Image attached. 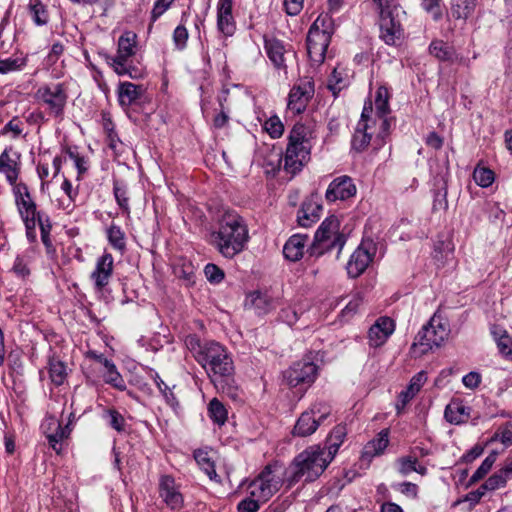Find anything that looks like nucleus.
I'll list each match as a JSON object with an SVG mask.
<instances>
[{"instance_id": "nucleus-2", "label": "nucleus", "mask_w": 512, "mask_h": 512, "mask_svg": "<svg viewBox=\"0 0 512 512\" xmlns=\"http://www.w3.org/2000/svg\"><path fill=\"white\" fill-rule=\"evenodd\" d=\"M313 130L303 123H296L289 133L284 156V170L291 175L300 172L310 160Z\"/></svg>"}, {"instance_id": "nucleus-55", "label": "nucleus", "mask_w": 512, "mask_h": 512, "mask_svg": "<svg viewBox=\"0 0 512 512\" xmlns=\"http://www.w3.org/2000/svg\"><path fill=\"white\" fill-rule=\"evenodd\" d=\"M422 8L437 21L442 18L441 0H422Z\"/></svg>"}, {"instance_id": "nucleus-39", "label": "nucleus", "mask_w": 512, "mask_h": 512, "mask_svg": "<svg viewBox=\"0 0 512 512\" xmlns=\"http://www.w3.org/2000/svg\"><path fill=\"white\" fill-rule=\"evenodd\" d=\"M493 337L497 343L499 352L512 359V339L505 330L494 327L492 330Z\"/></svg>"}, {"instance_id": "nucleus-61", "label": "nucleus", "mask_w": 512, "mask_h": 512, "mask_svg": "<svg viewBox=\"0 0 512 512\" xmlns=\"http://www.w3.org/2000/svg\"><path fill=\"white\" fill-rule=\"evenodd\" d=\"M185 344L198 362V356L204 350L205 342L202 343L196 335H189L186 337Z\"/></svg>"}, {"instance_id": "nucleus-8", "label": "nucleus", "mask_w": 512, "mask_h": 512, "mask_svg": "<svg viewBox=\"0 0 512 512\" xmlns=\"http://www.w3.org/2000/svg\"><path fill=\"white\" fill-rule=\"evenodd\" d=\"M448 329L440 318L433 316L430 321L422 327L415 337L411 346L412 350L419 348V354H426L434 347H440L448 337Z\"/></svg>"}, {"instance_id": "nucleus-38", "label": "nucleus", "mask_w": 512, "mask_h": 512, "mask_svg": "<svg viewBox=\"0 0 512 512\" xmlns=\"http://www.w3.org/2000/svg\"><path fill=\"white\" fill-rule=\"evenodd\" d=\"M31 18L37 26H44L49 21V14L40 0H30L28 4Z\"/></svg>"}, {"instance_id": "nucleus-56", "label": "nucleus", "mask_w": 512, "mask_h": 512, "mask_svg": "<svg viewBox=\"0 0 512 512\" xmlns=\"http://www.w3.org/2000/svg\"><path fill=\"white\" fill-rule=\"evenodd\" d=\"M64 52V46L60 42H56L52 45L50 52L45 58L44 64L47 68L54 66Z\"/></svg>"}, {"instance_id": "nucleus-63", "label": "nucleus", "mask_w": 512, "mask_h": 512, "mask_svg": "<svg viewBox=\"0 0 512 512\" xmlns=\"http://www.w3.org/2000/svg\"><path fill=\"white\" fill-rule=\"evenodd\" d=\"M499 441L505 446L512 445V421H508L498 428Z\"/></svg>"}, {"instance_id": "nucleus-49", "label": "nucleus", "mask_w": 512, "mask_h": 512, "mask_svg": "<svg viewBox=\"0 0 512 512\" xmlns=\"http://www.w3.org/2000/svg\"><path fill=\"white\" fill-rule=\"evenodd\" d=\"M475 182L481 187H488L494 181V172L489 168L477 166L473 172Z\"/></svg>"}, {"instance_id": "nucleus-9", "label": "nucleus", "mask_w": 512, "mask_h": 512, "mask_svg": "<svg viewBox=\"0 0 512 512\" xmlns=\"http://www.w3.org/2000/svg\"><path fill=\"white\" fill-rule=\"evenodd\" d=\"M332 409L330 405L318 402L310 409L301 413L292 430L293 436L307 437L312 435L317 428L330 417Z\"/></svg>"}, {"instance_id": "nucleus-35", "label": "nucleus", "mask_w": 512, "mask_h": 512, "mask_svg": "<svg viewBox=\"0 0 512 512\" xmlns=\"http://www.w3.org/2000/svg\"><path fill=\"white\" fill-rule=\"evenodd\" d=\"M308 237L305 235H293L284 245L283 256H303Z\"/></svg>"}, {"instance_id": "nucleus-20", "label": "nucleus", "mask_w": 512, "mask_h": 512, "mask_svg": "<svg viewBox=\"0 0 512 512\" xmlns=\"http://www.w3.org/2000/svg\"><path fill=\"white\" fill-rule=\"evenodd\" d=\"M12 152V147H7L0 154V173L5 175L9 184H14L18 180L21 170L20 154L14 152L13 157Z\"/></svg>"}, {"instance_id": "nucleus-34", "label": "nucleus", "mask_w": 512, "mask_h": 512, "mask_svg": "<svg viewBox=\"0 0 512 512\" xmlns=\"http://www.w3.org/2000/svg\"><path fill=\"white\" fill-rule=\"evenodd\" d=\"M477 0H453L451 14L455 19L466 20L475 11Z\"/></svg>"}, {"instance_id": "nucleus-45", "label": "nucleus", "mask_w": 512, "mask_h": 512, "mask_svg": "<svg viewBox=\"0 0 512 512\" xmlns=\"http://www.w3.org/2000/svg\"><path fill=\"white\" fill-rule=\"evenodd\" d=\"M372 258H350L346 264V270L351 278H357L368 267Z\"/></svg>"}, {"instance_id": "nucleus-46", "label": "nucleus", "mask_w": 512, "mask_h": 512, "mask_svg": "<svg viewBox=\"0 0 512 512\" xmlns=\"http://www.w3.org/2000/svg\"><path fill=\"white\" fill-rule=\"evenodd\" d=\"M389 96L386 88L380 87L376 92L375 108L377 116H387L389 109Z\"/></svg>"}, {"instance_id": "nucleus-60", "label": "nucleus", "mask_w": 512, "mask_h": 512, "mask_svg": "<svg viewBox=\"0 0 512 512\" xmlns=\"http://www.w3.org/2000/svg\"><path fill=\"white\" fill-rule=\"evenodd\" d=\"M204 273L207 280L212 283H219L224 278V272L215 264H207L204 268Z\"/></svg>"}, {"instance_id": "nucleus-15", "label": "nucleus", "mask_w": 512, "mask_h": 512, "mask_svg": "<svg viewBox=\"0 0 512 512\" xmlns=\"http://www.w3.org/2000/svg\"><path fill=\"white\" fill-rule=\"evenodd\" d=\"M321 212V196L318 193H312L304 200L301 208L298 210L297 222L301 227H311L320 219Z\"/></svg>"}, {"instance_id": "nucleus-62", "label": "nucleus", "mask_w": 512, "mask_h": 512, "mask_svg": "<svg viewBox=\"0 0 512 512\" xmlns=\"http://www.w3.org/2000/svg\"><path fill=\"white\" fill-rule=\"evenodd\" d=\"M362 302L363 296L360 293H357L341 311V316L343 318H349L350 316L354 315L357 312L358 307L362 304Z\"/></svg>"}, {"instance_id": "nucleus-14", "label": "nucleus", "mask_w": 512, "mask_h": 512, "mask_svg": "<svg viewBox=\"0 0 512 512\" xmlns=\"http://www.w3.org/2000/svg\"><path fill=\"white\" fill-rule=\"evenodd\" d=\"M15 204L19 215L24 222L26 234L29 239H34L35 233V216L38 215L36 203L33 201L29 191L25 194L15 197Z\"/></svg>"}, {"instance_id": "nucleus-59", "label": "nucleus", "mask_w": 512, "mask_h": 512, "mask_svg": "<svg viewBox=\"0 0 512 512\" xmlns=\"http://www.w3.org/2000/svg\"><path fill=\"white\" fill-rule=\"evenodd\" d=\"M175 0H156L151 11V21L155 22L173 4Z\"/></svg>"}, {"instance_id": "nucleus-13", "label": "nucleus", "mask_w": 512, "mask_h": 512, "mask_svg": "<svg viewBox=\"0 0 512 512\" xmlns=\"http://www.w3.org/2000/svg\"><path fill=\"white\" fill-rule=\"evenodd\" d=\"M380 9V37L388 45H393L401 37V24L393 16L394 6H378Z\"/></svg>"}, {"instance_id": "nucleus-50", "label": "nucleus", "mask_w": 512, "mask_h": 512, "mask_svg": "<svg viewBox=\"0 0 512 512\" xmlns=\"http://www.w3.org/2000/svg\"><path fill=\"white\" fill-rule=\"evenodd\" d=\"M508 479L509 478L506 477V474H504V470L501 468L482 484V489H488V491L496 490L505 486Z\"/></svg>"}, {"instance_id": "nucleus-25", "label": "nucleus", "mask_w": 512, "mask_h": 512, "mask_svg": "<svg viewBox=\"0 0 512 512\" xmlns=\"http://www.w3.org/2000/svg\"><path fill=\"white\" fill-rule=\"evenodd\" d=\"M426 381L427 376L424 371L418 372L411 378L407 388L401 391L398 395V401L396 403V410L398 413H400L405 408V406L418 394Z\"/></svg>"}, {"instance_id": "nucleus-19", "label": "nucleus", "mask_w": 512, "mask_h": 512, "mask_svg": "<svg viewBox=\"0 0 512 512\" xmlns=\"http://www.w3.org/2000/svg\"><path fill=\"white\" fill-rule=\"evenodd\" d=\"M233 0H219L217 5V30L224 37L232 36L236 31V22L232 14Z\"/></svg>"}, {"instance_id": "nucleus-5", "label": "nucleus", "mask_w": 512, "mask_h": 512, "mask_svg": "<svg viewBox=\"0 0 512 512\" xmlns=\"http://www.w3.org/2000/svg\"><path fill=\"white\" fill-rule=\"evenodd\" d=\"M284 482L281 466L277 463L268 464L264 469L250 482L247 480L241 483L246 486L248 494L262 501L268 502L282 487Z\"/></svg>"}, {"instance_id": "nucleus-6", "label": "nucleus", "mask_w": 512, "mask_h": 512, "mask_svg": "<svg viewBox=\"0 0 512 512\" xmlns=\"http://www.w3.org/2000/svg\"><path fill=\"white\" fill-rule=\"evenodd\" d=\"M339 229L338 218L334 215L327 217L315 233L311 254H318V256L335 254L338 256L346 242L344 234H341Z\"/></svg>"}, {"instance_id": "nucleus-16", "label": "nucleus", "mask_w": 512, "mask_h": 512, "mask_svg": "<svg viewBox=\"0 0 512 512\" xmlns=\"http://www.w3.org/2000/svg\"><path fill=\"white\" fill-rule=\"evenodd\" d=\"M330 41V36L325 33L308 31L306 39L307 53L313 64L320 65L324 62Z\"/></svg>"}, {"instance_id": "nucleus-1", "label": "nucleus", "mask_w": 512, "mask_h": 512, "mask_svg": "<svg viewBox=\"0 0 512 512\" xmlns=\"http://www.w3.org/2000/svg\"><path fill=\"white\" fill-rule=\"evenodd\" d=\"M248 229L241 216L227 212L220 221L219 231L211 235L212 242L223 256H235L248 241Z\"/></svg>"}, {"instance_id": "nucleus-32", "label": "nucleus", "mask_w": 512, "mask_h": 512, "mask_svg": "<svg viewBox=\"0 0 512 512\" xmlns=\"http://www.w3.org/2000/svg\"><path fill=\"white\" fill-rule=\"evenodd\" d=\"M347 435V428L345 425L339 424L333 428L331 433L328 435L326 444H327V452L326 454L330 459H333L336 453L338 452L339 447L344 442V439Z\"/></svg>"}, {"instance_id": "nucleus-26", "label": "nucleus", "mask_w": 512, "mask_h": 512, "mask_svg": "<svg viewBox=\"0 0 512 512\" xmlns=\"http://www.w3.org/2000/svg\"><path fill=\"white\" fill-rule=\"evenodd\" d=\"M265 50L275 68L286 72L285 55L289 51L285 48L283 42L276 38H265Z\"/></svg>"}, {"instance_id": "nucleus-21", "label": "nucleus", "mask_w": 512, "mask_h": 512, "mask_svg": "<svg viewBox=\"0 0 512 512\" xmlns=\"http://www.w3.org/2000/svg\"><path fill=\"white\" fill-rule=\"evenodd\" d=\"M395 323L389 317H380L369 329L368 340L372 347L383 345L394 332Z\"/></svg>"}, {"instance_id": "nucleus-12", "label": "nucleus", "mask_w": 512, "mask_h": 512, "mask_svg": "<svg viewBox=\"0 0 512 512\" xmlns=\"http://www.w3.org/2000/svg\"><path fill=\"white\" fill-rule=\"evenodd\" d=\"M317 376V366L311 361H298L283 372V380L290 387L311 385Z\"/></svg>"}, {"instance_id": "nucleus-28", "label": "nucleus", "mask_w": 512, "mask_h": 512, "mask_svg": "<svg viewBox=\"0 0 512 512\" xmlns=\"http://www.w3.org/2000/svg\"><path fill=\"white\" fill-rule=\"evenodd\" d=\"M389 444V432L387 429L381 430L377 437L369 441L363 449L364 458H373L384 452Z\"/></svg>"}, {"instance_id": "nucleus-17", "label": "nucleus", "mask_w": 512, "mask_h": 512, "mask_svg": "<svg viewBox=\"0 0 512 512\" xmlns=\"http://www.w3.org/2000/svg\"><path fill=\"white\" fill-rule=\"evenodd\" d=\"M314 93L313 83L308 81L303 85L294 86L288 95L287 108L294 114H300L305 109Z\"/></svg>"}, {"instance_id": "nucleus-41", "label": "nucleus", "mask_w": 512, "mask_h": 512, "mask_svg": "<svg viewBox=\"0 0 512 512\" xmlns=\"http://www.w3.org/2000/svg\"><path fill=\"white\" fill-rule=\"evenodd\" d=\"M27 65V57L17 56L0 60V74L21 71Z\"/></svg>"}, {"instance_id": "nucleus-22", "label": "nucleus", "mask_w": 512, "mask_h": 512, "mask_svg": "<svg viewBox=\"0 0 512 512\" xmlns=\"http://www.w3.org/2000/svg\"><path fill=\"white\" fill-rule=\"evenodd\" d=\"M159 493L171 509H179L183 505V497L176 486L175 480L169 475H163L159 481Z\"/></svg>"}, {"instance_id": "nucleus-36", "label": "nucleus", "mask_w": 512, "mask_h": 512, "mask_svg": "<svg viewBox=\"0 0 512 512\" xmlns=\"http://www.w3.org/2000/svg\"><path fill=\"white\" fill-rule=\"evenodd\" d=\"M194 458L197 464L200 466V468L207 474V476L211 480L220 483V477L216 473L214 462L209 457L208 452L203 450H197L194 453Z\"/></svg>"}, {"instance_id": "nucleus-30", "label": "nucleus", "mask_w": 512, "mask_h": 512, "mask_svg": "<svg viewBox=\"0 0 512 512\" xmlns=\"http://www.w3.org/2000/svg\"><path fill=\"white\" fill-rule=\"evenodd\" d=\"M142 92V87L135 85L131 82L120 83L118 88V100L122 107H129L137 99H139Z\"/></svg>"}, {"instance_id": "nucleus-53", "label": "nucleus", "mask_w": 512, "mask_h": 512, "mask_svg": "<svg viewBox=\"0 0 512 512\" xmlns=\"http://www.w3.org/2000/svg\"><path fill=\"white\" fill-rule=\"evenodd\" d=\"M264 504L262 501H258L255 497L248 494L243 500L237 505L238 512H258L261 505Z\"/></svg>"}, {"instance_id": "nucleus-57", "label": "nucleus", "mask_w": 512, "mask_h": 512, "mask_svg": "<svg viewBox=\"0 0 512 512\" xmlns=\"http://www.w3.org/2000/svg\"><path fill=\"white\" fill-rule=\"evenodd\" d=\"M67 154L69 158L73 160L74 165L78 171V177H80L88 170V161L76 150H72L71 148L67 149Z\"/></svg>"}, {"instance_id": "nucleus-24", "label": "nucleus", "mask_w": 512, "mask_h": 512, "mask_svg": "<svg viewBox=\"0 0 512 512\" xmlns=\"http://www.w3.org/2000/svg\"><path fill=\"white\" fill-rule=\"evenodd\" d=\"M244 306L258 315H265L275 308V302L268 293L257 290L246 295Z\"/></svg>"}, {"instance_id": "nucleus-47", "label": "nucleus", "mask_w": 512, "mask_h": 512, "mask_svg": "<svg viewBox=\"0 0 512 512\" xmlns=\"http://www.w3.org/2000/svg\"><path fill=\"white\" fill-rule=\"evenodd\" d=\"M153 378L156 386L164 396L167 404L172 408L178 407L179 402L175 394L173 393L172 389L160 378V376L157 373L154 374Z\"/></svg>"}, {"instance_id": "nucleus-7", "label": "nucleus", "mask_w": 512, "mask_h": 512, "mask_svg": "<svg viewBox=\"0 0 512 512\" xmlns=\"http://www.w3.org/2000/svg\"><path fill=\"white\" fill-rule=\"evenodd\" d=\"M34 98L47 107L49 115L62 119L68 101V91L64 83H47L41 85Z\"/></svg>"}, {"instance_id": "nucleus-27", "label": "nucleus", "mask_w": 512, "mask_h": 512, "mask_svg": "<svg viewBox=\"0 0 512 512\" xmlns=\"http://www.w3.org/2000/svg\"><path fill=\"white\" fill-rule=\"evenodd\" d=\"M113 272V258H99L95 270L91 274L95 288L98 291L108 285Z\"/></svg>"}, {"instance_id": "nucleus-3", "label": "nucleus", "mask_w": 512, "mask_h": 512, "mask_svg": "<svg viewBox=\"0 0 512 512\" xmlns=\"http://www.w3.org/2000/svg\"><path fill=\"white\" fill-rule=\"evenodd\" d=\"M332 459L326 454L325 449L319 446H311L299 453L291 464L292 473L287 478L288 487L293 486L302 478L311 482L316 480L327 468Z\"/></svg>"}, {"instance_id": "nucleus-48", "label": "nucleus", "mask_w": 512, "mask_h": 512, "mask_svg": "<svg viewBox=\"0 0 512 512\" xmlns=\"http://www.w3.org/2000/svg\"><path fill=\"white\" fill-rule=\"evenodd\" d=\"M113 193L120 208L128 212L129 198L126 185L120 181H114Z\"/></svg>"}, {"instance_id": "nucleus-4", "label": "nucleus", "mask_w": 512, "mask_h": 512, "mask_svg": "<svg viewBox=\"0 0 512 512\" xmlns=\"http://www.w3.org/2000/svg\"><path fill=\"white\" fill-rule=\"evenodd\" d=\"M198 363L215 384L228 380L234 374L231 354L226 347L215 341L205 342L204 350L198 356Z\"/></svg>"}, {"instance_id": "nucleus-51", "label": "nucleus", "mask_w": 512, "mask_h": 512, "mask_svg": "<svg viewBox=\"0 0 512 512\" xmlns=\"http://www.w3.org/2000/svg\"><path fill=\"white\" fill-rule=\"evenodd\" d=\"M264 129L272 138H279L284 132V125L278 116H272L265 121Z\"/></svg>"}, {"instance_id": "nucleus-54", "label": "nucleus", "mask_w": 512, "mask_h": 512, "mask_svg": "<svg viewBox=\"0 0 512 512\" xmlns=\"http://www.w3.org/2000/svg\"><path fill=\"white\" fill-rule=\"evenodd\" d=\"M109 418V425L117 432H125V419L117 410L109 409L106 411Z\"/></svg>"}, {"instance_id": "nucleus-64", "label": "nucleus", "mask_w": 512, "mask_h": 512, "mask_svg": "<svg viewBox=\"0 0 512 512\" xmlns=\"http://www.w3.org/2000/svg\"><path fill=\"white\" fill-rule=\"evenodd\" d=\"M35 226L38 224L41 230V237L45 244H47L48 238H49V232L51 229V225L49 223L48 218L43 217V214L38 211V215L34 218Z\"/></svg>"}, {"instance_id": "nucleus-40", "label": "nucleus", "mask_w": 512, "mask_h": 512, "mask_svg": "<svg viewBox=\"0 0 512 512\" xmlns=\"http://www.w3.org/2000/svg\"><path fill=\"white\" fill-rule=\"evenodd\" d=\"M208 414L214 423L223 425L227 420V410L223 403L213 398L208 404Z\"/></svg>"}, {"instance_id": "nucleus-52", "label": "nucleus", "mask_w": 512, "mask_h": 512, "mask_svg": "<svg viewBox=\"0 0 512 512\" xmlns=\"http://www.w3.org/2000/svg\"><path fill=\"white\" fill-rule=\"evenodd\" d=\"M377 253V244L370 238H363L352 256H375Z\"/></svg>"}, {"instance_id": "nucleus-58", "label": "nucleus", "mask_w": 512, "mask_h": 512, "mask_svg": "<svg viewBox=\"0 0 512 512\" xmlns=\"http://www.w3.org/2000/svg\"><path fill=\"white\" fill-rule=\"evenodd\" d=\"M188 31L184 25H178L173 32V41L177 49L182 50L186 47L188 40Z\"/></svg>"}, {"instance_id": "nucleus-33", "label": "nucleus", "mask_w": 512, "mask_h": 512, "mask_svg": "<svg viewBox=\"0 0 512 512\" xmlns=\"http://www.w3.org/2000/svg\"><path fill=\"white\" fill-rule=\"evenodd\" d=\"M469 409L460 402H452L445 408L444 417L451 424H460L469 417Z\"/></svg>"}, {"instance_id": "nucleus-44", "label": "nucleus", "mask_w": 512, "mask_h": 512, "mask_svg": "<svg viewBox=\"0 0 512 512\" xmlns=\"http://www.w3.org/2000/svg\"><path fill=\"white\" fill-rule=\"evenodd\" d=\"M309 31L325 33L327 36L331 37L334 32L332 18L327 14L319 15L311 25Z\"/></svg>"}, {"instance_id": "nucleus-11", "label": "nucleus", "mask_w": 512, "mask_h": 512, "mask_svg": "<svg viewBox=\"0 0 512 512\" xmlns=\"http://www.w3.org/2000/svg\"><path fill=\"white\" fill-rule=\"evenodd\" d=\"M372 112V103H365L362 110L361 119L357 123L351 141L352 149L357 152L366 150L371 143L372 134L374 133V131H372V124H375V121L371 119Z\"/></svg>"}, {"instance_id": "nucleus-29", "label": "nucleus", "mask_w": 512, "mask_h": 512, "mask_svg": "<svg viewBox=\"0 0 512 512\" xmlns=\"http://www.w3.org/2000/svg\"><path fill=\"white\" fill-rule=\"evenodd\" d=\"M99 360L106 370L103 375L105 383L120 391L126 390L125 381L121 374L118 372L115 364L111 360L103 358L102 356L99 357Z\"/></svg>"}, {"instance_id": "nucleus-10", "label": "nucleus", "mask_w": 512, "mask_h": 512, "mask_svg": "<svg viewBox=\"0 0 512 512\" xmlns=\"http://www.w3.org/2000/svg\"><path fill=\"white\" fill-rule=\"evenodd\" d=\"M136 39L137 35L132 31L124 32L118 39L117 54L110 58V65L120 76L128 75L132 78L135 77L127 61L135 54Z\"/></svg>"}, {"instance_id": "nucleus-31", "label": "nucleus", "mask_w": 512, "mask_h": 512, "mask_svg": "<svg viewBox=\"0 0 512 512\" xmlns=\"http://www.w3.org/2000/svg\"><path fill=\"white\" fill-rule=\"evenodd\" d=\"M396 466L398 472L403 476H407L412 472H416L420 475H425L427 473V468L418 463L416 455L409 454L399 457L396 460Z\"/></svg>"}, {"instance_id": "nucleus-43", "label": "nucleus", "mask_w": 512, "mask_h": 512, "mask_svg": "<svg viewBox=\"0 0 512 512\" xmlns=\"http://www.w3.org/2000/svg\"><path fill=\"white\" fill-rule=\"evenodd\" d=\"M107 238L109 243L119 252L123 253L125 249V234L119 226L112 224L107 229Z\"/></svg>"}, {"instance_id": "nucleus-23", "label": "nucleus", "mask_w": 512, "mask_h": 512, "mask_svg": "<svg viewBox=\"0 0 512 512\" xmlns=\"http://www.w3.org/2000/svg\"><path fill=\"white\" fill-rule=\"evenodd\" d=\"M429 52L439 61L469 65V59L459 56L452 46L442 40L432 41L429 45Z\"/></svg>"}, {"instance_id": "nucleus-37", "label": "nucleus", "mask_w": 512, "mask_h": 512, "mask_svg": "<svg viewBox=\"0 0 512 512\" xmlns=\"http://www.w3.org/2000/svg\"><path fill=\"white\" fill-rule=\"evenodd\" d=\"M48 372H49V377H50L51 381L57 386L62 385L64 383V381L66 380V377H67L66 366H65L64 362H62L58 359H55V358L49 359Z\"/></svg>"}, {"instance_id": "nucleus-18", "label": "nucleus", "mask_w": 512, "mask_h": 512, "mask_svg": "<svg viewBox=\"0 0 512 512\" xmlns=\"http://www.w3.org/2000/svg\"><path fill=\"white\" fill-rule=\"evenodd\" d=\"M356 194V186L349 176L335 178L328 186L325 197L327 201L346 200Z\"/></svg>"}, {"instance_id": "nucleus-42", "label": "nucleus", "mask_w": 512, "mask_h": 512, "mask_svg": "<svg viewBox=\"0 0 512 512\" xmlns=\"http://www.w3.org/2000/svg\"><path fill=\"white\" fill-rule=\"evenodd\" d=\"M498 453L496 451H492L481 463L478 469L474 472L469 480V484H473L483 479L488 472L491 470L497 459Z\"/></svg>"}]
</instances>
